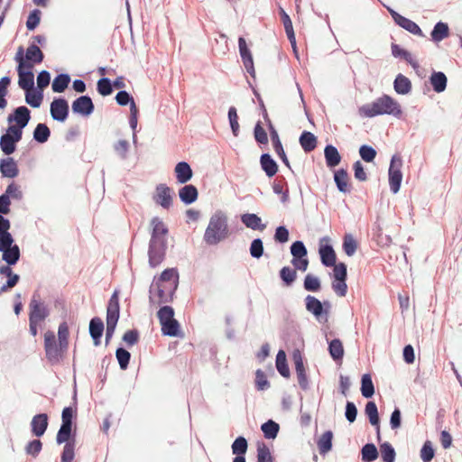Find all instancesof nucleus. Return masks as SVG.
<instances>
[{
  "instance_id": "nucleus-12",
  "label": "nucleus",
  "mask_w": 462,
  "mask_h": 462,
  "mask_svg": "<svg viewBox=\"0 0 462 462\" xmlns=\"http://www.w3.org/2000/svg\"><path fill=\"white\" fill-rule=\"evenodd\" d=\"M31 119V111L24 106H18L14 109L13 114L7 117L9 124L14 122V125H10L8 127L14 128L16 131L23 133V128L28 125Z\"/></svg>"
},
{
  "instance_id": "nucleus-32",
  "label": "nucleus",
  "mask_w": 462,
  "mask_h": 462,
  "mask_svg": "<svg viewBox=\"0 0 462 462\" xmlns=\"http://www.w3.org/2000/svg\"><path fill=\"white\" fill-rule=\"evenodd\" d=\"M260 164L263 171L268 177L274 176L278 171V165L269 153H263L261 155Z\"/></svg>"
},
{
  "instance_id": "nucleus-49",
  "label": "nucleus",
  "mask_w": 462,
  "mask_h": 462,
  "mask_svg": "<svg viewBox=\"0 0 462 462\" xmlns=\"http://www.w3.org/2000/svg\"><path fill=\"white\" fill-rule=\"evenodd\" d=\"M155 282L179 284V273L175 268L164 270Z\"/></svg>"
},
{
  "instance_id": "nucleus-11",
  "label": "nucleus",
  "mask_w": 462,
  "mask_h": 462,
  "mask_svg": "<svg viewBox=\"0 0 462 462\" xmlns=\"http://www.w3.org/2000/svg\"><path fill=\"white\" fill-rule=\"evenodd\" d=\"M261 106H262V107L263 109V117H264V119H265V121L267 122V125H268V128H269V131H270V136H271V140H272V143H273V149H274L275 152L277 153V155L279 156V158L284 163V165L287 166L289 169H291L290 162H289V160H288V158L286 156V153H285V152L283 150V147H282V142L280 140L278 132L276 131V129L273 125L271 120L269 119L267 111L264 108L263 101H261Z\"/></svg>"
},
{
  "instance_id": "nucleus-55",
  "label": "nucleus",
  "mask_w": 462,
  "mask_h": 462,
  "mask_svg": "<svg viewBox=\"0 0 462 462\" xmlns=\"http://www.w3.org/2000/svg\"><path fill=\"white\" fill-rule=\"evenodd\" d=\"M116 356L118 361L119 366L122 370H125L128 367L131 354L123 347H119L116 351Z\"/></svg>"
},
{
  "instance_id": "nucleus-34",
  "label": "nucleus",
  "mask_w": 462,
  "mask_h": 462,
  "mask_svg": "<svg viewBox=\"0 0 462 462\" xmlns=\"http://www.w3.org/2000/svg\"><path fill=\"white\" fill-rule=\"evenodd\" d=\"M394 90L401 95H406L411 90V80L402 74H398L393 82Z\"/></svg>"
},
{
  "instance_id": "nucleus-45",
  "label": "nucleus",
  "mask_w": 462,
  "mask_h": 462,
  "mask_svg": "<svg viewBox=\"0 0 462 462\" xmlns=\"http://www.w3.org/2000/svg\"><path fill=\"white\" fill-rule=\"evenodd\" d=\"M361 393L365 398H371L374 394V386L372 378L368 374L362 376Z\"/></svg>"
},
{
  "instance_id": "nucleus-59",
  "label": "nucleus",
  "mask_w": 462,
  "mask_h": 462,
  "mask_svg": "<svg viewBox=\"0 0 462 462\" xmlns=\"http://www.w3.org/2000/svg\"><path fill=\"white\" fill-rule=\"evenodd\" d=\"M291 254H292L293 258H302L307 256L308 251L303 242L295 241L291 245Z\"/></svg>"
},
{
  "instance_id": "nucleus-23",
  "label": "nucleus",
  "mask_w": 462,
  "mask_h": 462,
  "mask_svg": "<svg viewBox=\"0 0 462 462\" xmlns=\"http://www.w3.org/2000/svg\"><path fill=\"white\" fill-rule=\"evenodd\" d=\"M151 226L152 229L150 240H166L168 227L160 217H152L151 220Z\"/></svg>"
},
{
  "instance_id": "nucleus-19",
  "label": "nucleus",
  "mask_w": 462,
  "mask_h": 462,
  "mask_svg": "<svg viewBox=\"0 0 462 462\" xmlns=\"http://www.w3.org/2000/svg\"><path fill=\"white\" fill-rule=\"evenodd\" d=\"M172 190L166 184H159L156 187L153 200L162 208L168 209L172 205Z\"/></svg>"
},
{
  "instance_id": "nucleus-61",
  "label": "nucleus",
  "mask_w": 462,
  "mask_h": 462,
  "mask_svg": "<svg viewBox=\"0 0 462 462\" xmlns=\"http://www.w3.org/2000/svg\"><path fill=\"white\" fill-rule=\"evenodd\" d=\"M97 89L102 96H108L112 93V84L108 78H102L98 79L97 84Z\"/></svg>"
},
{
  "instance_id": "nucleus-22",
  "label": "nucleus",
  "mask_w": 462,
  "mask_h": 462,
  "mask_svg": "<svg viewBox=\"0 0 462 462\" xmlns=\"http://www.w3.org/2000/svg\"><path fill=\"white\" fill-rule=\"evenodd\" d=\"M305 307L308 312L311 313L317 320L323 319V304L322 302L312 295H307L305 298Z\"/></svg>"
},
{
  "instance_id": "nucleus-1",
  "label": "nucleus",
  "mask_w": 462,
  "mask_h": 462,
  "mask_svg": "<svg viewBox=\"0 0 462 462\" xmlns=\"http://www.w3.org/2000/svg\"><path fill=\"white\" fill-rule=\"evenodd\" d=\"M363 117H374L382 115H391L400 117L402 109L399 103L388 95H383L372 103L363 105L358 109Z\"/></svg>"
},
{
  "instance_id": "nucleus-15",
  "label": "nucleus",
  "mask_w": 462,
  "mask_h": 462,
  "mask_svg": "<svg viewBox=\"0 0 462 462\" xmlns=\"http://www.w3.org/2000/svg\"><path fill=\"white\" fill-rule=\"evenodd\" d=\"M29 319L32 322H41L49 316V310L47 307L41 301L40 295L34 293L31 300Z\"/></svg>"
},
{
  "instance_id": "nucleus-40",
  "label": "nucleus",
  "mask_w": 462,
  "mask_h": 462,
  "mask_svg": "<svg viewBox=\"0 0 462 462\" xmlns=\"http://www.w3.org/2000/svg\"><path fill=\"white\" fill-rule=\"evenodd\" d=\"M333 433L330 430L324 432L318 441L319 451L321 455H325L332 448Z\"/></svg>"
},
{
  "instance_id": "nucleus-33",
  "label": "nucleus",
  "mask_w": 462,
  "mask_h": 462,
  "mask_svg": "<svg viewBox=\"0 0 462 462\" xmlns=\"http://www.w3.org/2000/svg\"><path fill=\"white\" fill-rule=\"evenodd\" d=\"M430 84L437 93L443 92L447 88L448 79L443 72L434 71L430 78Z\"/></svg>"
},
{
  "instance_id": "nucleus-51",
  "label": "nucleus",
  "mask_w": 462,
  "mask_h": 462,
  "mask_svg": "<svg viewBox=\"0 0 462 462\" xmlns=\"http://www.w3.org/2000/svg\"><path fill=\"white\" fill-rule=\"evenodd\" d=\"M232 452L236 456H245L247 451L248 444L245 438L237 437L232 444Z\"/></svg>"
},
{
  "instance_id": "nucleus-4",
  "label": "nucleus",
  "mask_w": 462,
  "mask_h": 462,
  "mask_svg": "<svg viewBox=\"0 0 462 462\" xmlns=\"http://www.w3.org/2000/svg\"><path fill=\"white\" fill-rule=\"evenodd\" d=\"M157 317L162 326V333L164 336H180L181 332L180 330V323L174 319V310L172 307H162L157 312Z\"/></svg>"
},
{
  "instance_id": "nucleus-21",
  "label": "nucleus",
  "mask_w": 462,
  "mask_h": 462,
  "mask_svg": "<svg viewBox=\"0 0 462 462\" xmlns=\"http://www.w3.org/2000/svg\"><path fill=\"white\" fill-rule=\"evenodd\" d=\"M0 172L4 178L14 179L18 176V165L13 157L9 155L0 160Z\"/></svg>"
},
{
  "instance_id": "nucleus-6",
  "label": "nucleus",
  "mask_w": 462,
  "mask_h": 462,
  "mask_svg": "<svg viewBox=\"0 0 462 462\" xmlns=\"http://www.w3.org/2000/svg\"><path fill=\"white\" fill-rule=\"evenodd\" d=\"M72 427L61 425L56 437L58 444L65 443L60 457V462H72L75 457L76 440L71 437Z\"/></svg>"
},
{
  "instance_id": "nucleus-56",
  "label": "nucleus",
  "mask_w": 462,
  "mask_h": 462,
  "mask_svg": "<svg viewBox=\"0 0 462 462\" xmlns=\"http://www.w3.org/2000/svg\"><path fill=\"white\" fill-rule=\"evenodd\" d=\"M228 120L230 124V127L234 136H238L239 134V124H238V116L236 112V108L235 106H231L228 109Z\"/></svg>"
},
{
  "instance_id": "nucleus-7",
  "label": "nucleus",
  "mask_w": 462,
  "mask_h": 462,
  "mask_svg": "<svg viewBox=\"0 0 462 462\" xmlns=\"http://www.w3.org/2000/svg\"><path fill=\"white\" fill-rule=\"evenodd\" d=\"M119 319V297L118 291H115L109 299L106 308V343L113 337L117 321Z\"/></svg>"
},
{
  "instance_id": "nucleus-42",
  "label": "nucleus",
  "mask_w": 462,
  "mask_h": 462,
  "mask_svg": "<svg viewBox=\"0 0 462 462\" xmlns=\"http://www.w3.org/2000/svg\"><path fill=\"white\" fill-rule=\"evenodd\" d=\"M70 82V77L69 74H60L52 81V90L56 93H62Z\"/></svg>"
},
{
  "instance_id": "nucleus-52",
  "label": "nucleus",
  "mask_w": 462,
  "mask_h": 462,
  "mask_svg": "<svg viewBox=\"0 0 462 462\" xmlns=\"http://www.w3.org/2000/svg\"><path fill=\"white\" fill-rule=\"evenodd\" d=\"M381 457L383 462H393L395 459V450L389 442H384L380 446Z\"/></svg>"
},
{
  "instance_id": "nucleus-14",
  "label": "nucleus",
  "mask_w": 462,
  "mask_h": 462,
  "mask_svg": "<svg viewBox=\"0 0 462 462\" xmlns=\"http://www.w3.org/2000/svg\"><path fill=\"white\" fill-rule=\"evenodd\" d=\"M0 252L2 259L8 265H14L20 259V249L17 245H14V238L0 242Z\"/></svg>"
},
{
  "instance_id": "nucleus-38",
  "label": "nucleus",
  "mask_w": 462,
  "mask_h": 462,
  "mask_svg": "<svg viewBox=\"0 0 462 462\" xmlns=\"http://www.w3.org/2000/svg\"><path fill=\"white\" fill-rule=\"evenodd\" d=\"M392 54L395 58H402L411 64L414 69L418 67V62L412 58V55L406 50L402 49L398 44H392Z\"/></svg>"
},
{
  "instance_id": "nucleus-35",
  "label": "nucleus",
  "mask_w": 462,
  "mask_h": 462,
  "mask_svg": "<svg viewBox=\"0 0 462 462\" xmlns=\"http://www.w3.org/2000/svg\"><path fill=\"white\" fill-rule=\"evenodd\" d=\"M431 40L435 42H439L442 40L446 39L449 35V29L446 23L439 22L437 23L433 30L431 31Z\"/></svg>"
},
{
  "instance_id": "nucleus-36",
  "label": "nucleus",
  "mask_w": 462,
  "mask_h": 462,
  "mask_svg": "<svg viewBox=\"0 0 462 462\" xmlns=\"http://www.w3.org/2000/svg\"><path fill=\"white\" fill-rule=\"evenodd\" d=\"M281 16H282V21L287 37H288L291 46L295 50L296 49V40H295V33L293 31L291 20L290 16L288 15V14L283 9H281Z\"/></svg>"
},
{
  "instance_id": "nucleus-44",
  "label": "nucleus",
  "mask_w": 462,
  "mask_h": 462,
  "mask_svg": "<svg viewBox=\"0 0 462 462\" xmlns=\"http://www.w3.org/2000/svg\"><path fill=\"white\" fill-rule=\"evenodd\" d=\"M276 368L282 376L286 378L290 376V369L287 365L286 354L283 350H279L277 353Z\"/></svg>"
},
{
  "instance_id": "nucleus-8",
  "label": "nucleus",
  "mask_w": 462,
  "mask_h": 462,
  "mask_svg": "<svg viewBox=\"0 0 462 462\" xmlns=\"http://www.w3.org/2000/svg\"><path fill=\"white\" fill-rule=\"evenodd\" d=\"M68 347H62L59 342H57L54 332L49 330L44 334V350L46 358L51 365L59 364L61 359L63 353L67 351Z\"/></svg>"
},
{
  "instance_id": "nucleus-18",
  "label": "nucleus",
  "mask_w": 462,
  "mask_h": 462,
  "mask_svg": "<svg viewBox=\"0 0 462 462\" xmlns=\"http://www.w3.org/2000/svg\"><path fill=\"white\" fill-rule=\"evenodd\" d=\"M69 103L62 97L55 98L51 103L50 112L53 120L64 122L69 115Z\"/></svg>"
},
{
  "instance_id": "nucleus-30",
  "label": "nucleus",
  "mask_w": 462,
  "mask_h": 462,
  "mask_svg": "<svg viewBox=\"0 0 462 462\" xmlns=\"http://www.w3.org/2000/svg\"><path fill=\"white\" fill-rule=\"evenodd\" d=\"M324 156L326 164L328 168H334L337 166L341 162V155L339 154L337 149L332 144H328L325 147Z\"/></svg>"
},
{
  "instance_id": "nucleus-9",
  "label": "nucleus",
  "mask_w": 462,
  "mask_h": 462,
  "mask_svg": "<svg viewBox=\"0 0 462 462\" xmlns=\"http://www.w3.org/2000/svg\"><path fill=\"white\" fill-rule=\"evenodd\" d=\"M402 158L399 155H393L388 171L390 189L393 194H396L401 188L402 180Z\"/></svg>"
},
{
  "instance_id": "nucleus-26",
  "label": "nucleus",
  "mask_w": 462,
  "mask_h": 462,
  "mask_svg": "<svg viewBox=\"0 0 462 462\" xmlns=\"http://www.w3.org/2000/svg\"><path fill=\"white\" fill-rule=\"evenodd\" d=\"M104 332V323L103 320L95 317L91 319L89 322V334L94 341L95 346L100 345V339Z\"/></svg>"
},
{
  "instance_id": "nucleus-43",
  "label": "nucleus",
  "mask_w": 462,
  "mask_h": 462,
  "mask_svg": "<svg viewBox=\"0 0 462 462\" xmlns=\"http://www.w3.org/2000/svg\"><path fill=\"white\" fill-rule=\"evenodd\" d=\"M50 135L51 131L49 127L42 123L38 124L33 131V139L40 143H46Z\"/></svg>"
},
{
  "instance_id": "nucleus-31",
  "label": "nucleus",
  "mask_w": 462,
  "mask_h": 462,
  "mask_svg": "<svg viewBox=\"0 0 462 462\" xmlns=\"http://www.w3.org/2000/svg\"><path fill=\"white\" fill-rule=\"evenodd\" d=\"M365 412L369 419V422L376 427L377 439H380V420L376 404L374 402H368L365 405Z\"/></svg>"
},
{
  "instance_id": "nucleus-28",
  "label": "nucleus",
  "mask_w": 462,
  "mask_h": 462,
  "mask_svg": "<svg viewBox=\"0 0 462 462\" xmlns=\"http://www.w3.org/2000/svg\"><path fill=\"white\" fill-rule=\"evenodd\" d=\"M198 189L192 184L185 185L179 190V197L180 200L186 205H189L195 202L198 199Z\"/></svg>"
},
{
  "instance_id": "nucleus-64",
  "label": "nucleus",
  "mask_w": 462,
  "mask_h": 462,
  "mask_svg": "<svg viewBox=\"0 0 462 462\" xmlns=\"http://www.w3.org/2000/svg\"><path fill=\"white\" fill-rule=\"evenodd\" d=\"M257 462H273L270 449L264 444L257 448Z\"/></svg>"
},
{
  "instance_id": "nucleus-25",
  "label": "nucleus",
  "mask_w": 462,
  "mask_h": 462,
  "mask_svg": "<svg viewBox=\"0 0 462 462\" xmlns=\"http://www.w3.org/2000/svg\"><path fill=\"white\" fill-rule=\"evenodd\" d=\"M48 427V416L45 413L35 415L31 421V430L34 436H42Z\"/></svg>"
},
{
  "instance_id": "nucleus-20",
  "label": "nucleus",
  "mask_w": 462,
  "mask_h": 462,
  "mask_svg": "<svg viewBox=\"0 0 462 462\" xmlns=\"http://www.w3.org/2000/svg\"><path fill=\"white\" fill-rule=\"evenodd\" d=\"M238 48L241 59L243 60L244 66L246 71L252 76L254 77L255 70L254 67L253 56L246 45V42L245 38L239 37L238 39Z\"/></svg>"
},
{
  "instance_id": "nucleus-16",
  "label": "nucleus",
  "mask_w": 462,
  "mask_h": 462,
  "mask_svg": "<svg viewBox=\"0 0 462 462\" xmlns=\"http://www.w3.org/2000/svg\"><path fill=\"white\" fill-rule=\"evenodd\" d=\"M387 10L390 13L394 23L398 24L400 27H402V29L406 30L407 32H411L413 35L424 37L421 29L416 23L401 15L399 13H397L391 7H387Z\"/></svg>"
},
{
  "instance_id": "nucleus-54",
  "label": "nucleus",
  "mask_w": 462,
  "mask_h": 462,
  "mask_svg": "<svg viewBox=\"0 0 462 462\" xmlns=\"http://www.w3.org/2000/svg\"><path fill=\"white\" fill-rule=\"evenodd\" d=\"M25 101L31 106L37 108L41 106L42 101V94L32 90H26Z\"/></svg>"
},
{
  "instance_id": "nucleus-57",
  "label": "nucleus",
  "mask_w": 462,
  "mask_h": 462,
  "mask_svg": "<svg viewBox=\"0 0 462 462\" xmlns=\"http://www.w3.org/2000/svg\"><path fill=\"white\" fill-rule=\"evenodd\" d=\"M356 242L354 239L353 236L350 234H346L344 236L343 242V249L346 255L352 256L356 251Z\"/></svg>"
},
{
  "instance_id": "nucleus-5",
  "label": "nucleus",
  "mask_w": 462,
  "mask_h": 462,
  "mask_svg": "<svg viewBox=\"0 0 462 462\" xmlns=\"http://www.w3.org/2000/svg\"><path fill=\"white\" fill-rule=\"evenodd\" d=\"M15 60L18 62L17 72L19 76V87L24 90H32L34 86V76L30 70L32 69V64L24 60L23 47H19Z\"/></svg>"
},
{
  "instance_id": "nucleus-3",
  "label": "nucleus",
  "mask_w": 462,
  "mask_h": 462,
  "mask_svg": "<svg viewBox=\"0 0 462 462\" xmlns=\"http://www.w3.org/2000/svg\"><path fill=\"white\" fill-rule=\"evenodd\" d=\"M179 284L153 282L150 286V302L162 304L171 302Z\"/></svg>"
},
{
  "instance_id": "nucleus-63",
  "label": "nucleus",
  "mask_w": 462,
  "mask_h": 462,
  "mask_svg": "<svg viewBox=\"0 0 462 462\" xmlns=\"http://www.w3.org/2000/svg\"><path fill=\"white\" fill-rule=\"evenodd\" d=\"M41 11L34 9L32 11L26 21V27L29 31L34 30L40 23L41 21Z\"/></svg>"
},
{
  "instance_id": "nucleus-62",
  "label": "nucleus",
  "mask_w": 462,
  "mask_h": 462,
  "mask_svg": "<svg viewBox=\"0 0 462 462\" xmlns=\"http://www.w3.org/2000/svg\"><path fill=\"white\" fill-rule=\"evenodd\" d=\"M130 144L126 140H119L117 143L114 144V150L116 153L122 160H125L127 158V152L129 151Z\"/></svg>"
},
{
  "instance_id": "nucleus-60",
  "label": "nucleus",
  "mask_w": 462,
  "mask_h": 462,
  "mask_svg": "<svg viewBox=\"0 0 462 462\" xmlns=\"http://www.w3.org/2000/svg\"><path fill=\"white\" fill-rule=\"evenodd\" d=\"M4 194L7 195L9 199H14L21 200L23 197V191L21 190L20 187L14 182L10 183L6 187V189Z\"/></svg>"
},
{
  "instance_id": "nucleus-47",
  "label": "nucleus",
  "mask_w": 462,
  "mask_h": 462,
  "mask_svg": "<svg viewBox=\"0 0 462 462\" xmlns=\"http://www.w3.org/2000/svg\"><path fill=\"white\" fill-rule=\"evenodd\" d=\"M328 351L335 361L341 360L344 356L342 342L337 338L331 340L328 344Z\"/></svg>"
},
{
  "instance_id": "nucleus-53",
  "label": "nucleus",
  "mask_w": 462,
  "mask_h": 462,
  "mask_svg": "<svg viewBox=\"0 0 462 462\" xmlns=\"http://www.w3.org/2000/svg\"><path fill=\"white\" fill-rule=\"evenodd\" d=\"M280 277L287 286H290L297 278L296 270L284 266L280 271Z\"/></svg>"
},
{
  "instance_id": "nucleus-10",
  "label": "nucleus",
  "mask_w": 462,
  "mask_h": 462,
  "mask_svg": "<svg viewBox=\"0 0 462 462\" xmlns=\"http://www.w3.org/2000/svg\"><path fill=\"white\" fill-rule=\"evenodd\" d=\"M23 133L14 128L7 127L5 133L0 137V149L2 152L9 156L16 150V143L22 140Z\"/></svg>"
},
{
  "instance_id": "nucleus-58",
  "label": "nucleus",
  "mask_w": 462,
  "mask_h": 462,
  "mask_svg": "<svg viewBox=\"0 0 462 462\" xmlns=\"http://www.w3.org/2000/svg\"><path fill=\"white\" fill-rule=\"evenodd\" d=\"M69 327L66 322H62L60 324L58 328V341L62 347L69 346Z\"/></svg>"
},
{
  "instance_id": "nucleus-48",
  "label": "nucleus",
  "mask_w": 462,
  "mask_h": 462,
  "mask_svg": "<svg viewBox=\"0 0 462 462\" xmlns=\"http://www.w3.org/2000/svg\"><path fill=\"white\" fill-rule=\"evenodd\" d=\"M362 459L365 462H372L378 457V451L374 444L367 443L361 450Z\"/></svg>"
},
{
  "instance_id": "nucleus-50",
  "label": "nucleus",
  "mask_w": 462,
  "mask_h": 462,
  "mask_svg": "<svg viewBox=\"0 0 462 462\" xmlns=\"http://www.w3.org/2000/svg\"><path fill=\"white\" fill-rule=\"evenodd\" d=\"M303 286L307 291H319L321 289L320 280L317 276L309 273L305 276Z\"/></svg>"
},
{
  "instance_id": "nucleus-24",
  "label": "nucleus",
  "mask_w": 462,
  "mask_h": 462,
  "mask_svg": "<svg viewBox=\"0 0 462 462\" xmlns=\"http://www.w3.org/2000/svg\"><path fill=\"white\" fill-rule=\"evenodd\" d=\"M174 173L177 179V181L180 184H185L189 180H191L193 176V171L189 164L186 162H180L176 164L174 168Z\"/></svg>"
},
{
  "instance_id": "nucleus-39",
  "label": "nucleus",
  "mask_w": 462,
  "mask_h": 462,
  "mask_svg": "<svg viewBox=\"0 0 462 462\" xmlns=\"http://www.w3.org/2000/svg\"><path fill=\"white\" fill-rule=\"evenodd\" d=\"M348 175L346 170L340 169L334 173L335 183L340 192L346 193L350 189L347 185Z\"/></svg>"
},
{
  "instance_id": "nucleus-2",
  "label": "nucleus",
  "mask_w": 462,
  "mask_h": 462,
  "mask_svg": "<svg viewBox=\"0 0 462 462\" xmlns=\"http://www.w3.org/2000/svg\"><path fill=\"white\" fill-rule=\"evenodd\" d=\"M229 229L227 217L222 211H217L209 218L204 233V242L208 245H216L228 237Z\"/></svg>"
},
{
  "instance_id": "nucleus-17",
  "label": "nucleus",
  "mask_w": 462,
  "mask_h": 462,
  "mask_svg": "<svg viewBox=\"0 0 462 462\" xmlns=\"http://www.w3.org/2000/svg\"><path fill=\"white\" fill-rule=\"evenodd\" d=\"M71 109L74 114L88 117L94 112L95 106L90 97L80 96L72 102Z\"/></svg>"
},
{
  "instance_id": "nucleus-27",
  "label": "nucleus",
  "mask_w": 462,
  "mask_h": 462,
  "mask_svg": "<svg viewBox=\"0 0 462 462\" xmlns=\"http://www.w3.org/2000/svg\"><path fill=\"white\" fill-rule=\"evenodd\" d=\"M320 260L323 265L332 267L336 263V253L330 245H320L319 249Z\"/></svg>"
},
{
  "instance_id": "nucleus-41",
  "label": "nucleus",
  "mask_w": 462,
  "mask_h": 462,
  "mask_svg": "<svg viewBox=\"0 0 462 462\" xmlns=\"http://www.w3.org/2000/svg\"><path fill=\"white\" fill-rule=\"evenodd\" d=\"M25 58L31 64L41 63L43 60V53L37 45L31 44L26 50Z\"/></svg>"
},
{
  "instance_id": "nucleus-37",
  "label": "nucleus",
  "mask_w": 462,
  "mask_h": 462,
  "mask_svg": "<svg viewBox=\"0 0 462 462\" xmlns=\"http://www.w3.org/2000/svg\"><path fill=\"white\" fill-rule=\"evenodd\" d=\"M300 143L306 152H312L317 146L316 136L308 131H304L300 136Z\"/></svg>"
},
{
  "instance_id": "nucleus-29",
  "label": "nucleus",
  "mask_w": 462,
  "mask_h": 462,
  "mask_svg": "<svg viewBox=\"0 0 462 462\" xmlns=\"http://www.w3.org/2000/svg\"><path fill=\"white\" fill-rule=\"evenodd\" d=\"M242 223L248 228L253 230L263 231L266 228V225L262 223V219L256 214L246 213L241 217Z\"/></svg>"
},
{
  "instance_id": "nucleus-46",
  "label": "nucleus",
  "mask_w": 462,
  "mask_h": 462,
  "mask_svg": "<svg viewBox=\"0 0 462 462\" xmlns=\"http://www.w3.org/2000/svg\"><path fill=\"white\" fill-rule=\"evenodd\" d=\"M261 430L264 435V438L272 439L276 438L280 430V426L275 421L269 420L261 426Z\"/></svg>"
},
{
  "instance_id": "nucleus-13",
  "label": "nucleus",
  "mask_w": 462,
  "mask_h": 462,
  "mask_svg": "<svg viewBox=\"0 0 462 462\" xmlns=\"http://www.w3.org/2000/svg\"><path fill=\"white\" fill-rule=\"evenodd\" d=\"M166 249L167 240H150L148 255L152 267H156L163 261Z\"/></svg>"
}]
</instances>
